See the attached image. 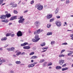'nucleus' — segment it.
<instances>
[{"label":"nucleus","mask_w":73,"mask_h":73,"mask_svg":"<svg viewBox=\"0 0 73 73\" xmlns=\"http://www.w3.org/2000/svg\"><path fill=\"white\" fill-rule=\"evenodd\" d=\"M37 64V62H34L33 64L35 66V64Z\"/></svg>","instance_id":"nucleus-56"},{"label":"nucleus","mask_w":73,"mask_h":73,"mask_svg":"<svg viewBox=\"0 0 73 73\" xmlns=\"http://www.w3.org/2000/svg\"><path fill=\"white\" fill-rule=\"evenodd\" d=\"M48 49V46H46L45 47H44V49L47 50V49Z\"/></svg>","instance_id":"nucleus-53"},{"label":"nucleus","mask_w":73,"mask_h":73,"mask_svg":"<svg viewBox=\"0 0 73 73\" xmlns=\"http://www.w3.org/2000/svg\"><path fill=\"white\" fill-rule=\"evenodd\" d=\"M62 45H68V43L66 42H65L62 44Z\"/></svg>","instance_id":"nucleus-45"},{"label":"nucleus","mask_w":73,"mask_h":73,"mask_svg":"<svg viewBox=\"0 0 73 73\" xmlns=\"http://www.w3.org/2000/svg\"><path fill=\"white\" fill-rule=\"evenodd\" d=\"M70 3V1L69 0H67L66 1V4H69Z\"/></svg>","instance_id":"nucleus-35"},{"label":"nucleus","mask_w":73,"mask_h":73,"mask_svg":"<svg viewBox=\"0 0 73 73\" xmlns=\"http://www.w3.org/2000/svg\"><path fill=\"white\" fill-rule=\"evenodd\" d=\"M2 63H3V61L1 60V58H0V65L2 64Z\"/></svg>","instance_id":"nucleus-41"},{"label":"nucleus","mask_w":73,"mask_h":73,"mask_svg":"<svg viewBox=\"0 0 73 73\" xmlns=\"http://www.w3.org/2000/svg\"><path fill=\"white\" fill-rule=\"evenodd\" d=\"M47 64V62H45L44 63L43 65L45 66V64Z\"/></svg>","instance_id":"nucleus-51"},{"label":"nucleus","mask_w":73,"mask_h":73,"mask_svg":"<svg viewBox=\"0 0 73 73\" xmlns=\"http://www.w3.org/2000/svg\"><path fill=\"white\" fill-rule=\"evenodd\" d=\"M64 60H59V63L60 64V65H62L63 64V63H64Z\"/></svg>","instance_id":"nucleus-7"},{"label":"nucleus","mask_w":73,"mask_h":73,"mask_svg":"<svg viewBox=\"0 0 73 73\" xmlns=\"http://www.w3.org/2000/svg\"><path fill=\"white\" fill-rule=\"evenodd\" d=\"M52 65V62H49L48 64V66H50Z\"/></svg>","instance_id":"nucleus-31"},{"label":"nucleus","mask_w":73,"mask_h":73,"mask_svg":"<svg viewBox=\"0 0 73 73\" xmlns=\"http://www.w3.org/2000/svg\"><path fill=\"white\" fill-rule=\"evenodd\" d=\"M55 43V41H52L51 42V45H53V44H54Z\"/></svg>","instance_id":"nucleus-36"},{"label":"nucleus","mask_w":73,"mask_h":73,"mask_svg":"<svg viewBox=\"0 0 73 73\" xmlns=\"http://www.w3.org/2000/svg\"><path fill=\"white\" fill-rule=\"evenodd\" d=\"M72 52L69 53L67 54V56H72Z\"/></svg>","instance_id":"nucleus-30"},{"label":"nucleus","mask_w":73,"mask_h":73,"mask_svg":"<svg viewBox=\"0 0 73 73\" xmlns=\"http://www.w3.org/2000/svg\"><path fill=\"white\" fill-rule=\"evenodd\" d=\"M3 1L4 0H0V5H1Z\"/></svg>","instance_id":"nucleus-33"},{"label":"nucleus","mask_w":73,"mask_h":73,"mask_svg":"<svg viewBox=\"0 0 73 73\" xmlns=\"http://www.w3.org/2000/svg\"><path fill=\"white\" fill-rule=\"evenodd\" d=\"M70 36L71 37H72V38H73V34H71L70 35Z\"/></svg>","instance_id":"nucleus-57"},{"label":"nucleus","mask_w":73,"mask_h":73,"mask_svg":"<svg viewBox=\"0 0 73 73\" xmlns=\"http://www.w3.org/2000/svg\"><path fill=\"white\" fill-rule=\"evenodd\" d=\"M7 37H4L2 38H1V41H5L7 40Z\"/></svg>","instance_id":"nucleus-14"},{"label":"nucleus","mask_w":73,"mask_h":73,"mask_svg":"<svg viewBox=\"0 0 73 73\" xmlns=\"http://www.w3.org/2000/svg\"><path fill=\"white\" fill-rule=\"evenodd\" d=\"M6 18V16L4 15H2L0 16V19H5Z\"/></svg>","instance_id":"nucleus-10"},{"label":"nucleus","mask_w":73,"mask_h":73,"mask_svg":"<svg viewBox=\"0 0 73 73\" xmlns=\"http://www.w3.org/2000/svg\"><path fill=\"white\" fill-rule=\"evenodd\" d=\"M38 37H39V36H38V35H35V38L36 40H37L38 39V38H39Z\"/></svg>","instance_id":"nucleus-21"},{"label":"nucleus","mask_w":73,"mask_h":73,"mask_svg":"<svg viewBox=\"0 0 73 73\" xmlns=\"http://www.w3.org/2000/svg\"><path fill=\"white\" fill-rule=\"evenodd\" d=\"M46 45V43H45V42H42L41 44H40V46H45Z\"/></svg>","instance_id":"nucleus-18"},{"label":"nucleus","mask_w":73,"mask_h":73,"mask_svg":"<svg viewBox=\"0 0 73 73\" xmlns=\"http://www.w3.org/2000/svg\"><path fill=\"white\" fill-rule=\"evenodd\" d=\"M24 44H25V45H28L29 44L27 42L24 43Z\"/></svg>","instance_id":"nucleus-43"},{"label":"nucleus","mask_w":73,"mask_h":73,"mask_svg":"<svg viewBox=\"0 0 73 73\" xmlns=\"http://www.w3.org/2000/svg\"><path fill=\"white\" fill-rule=\"evenodd\" d=\"M31 66H32L31 67V68H33V67L35 66V65H34L33 64H31Z\"/></svg>","instance_id":"nucleus-55"},{"label":"nucleus","mask_w":73,"mask_h":73,"mask_svg":"<svg viewBox=\"0 0 73 73\" xmlns=\"http://www.w3.org/2000/svg\"><path fill=\"white\" fill-rule=\"evenodd\" d=\"M7 49L9 51H13L15 50V48L12 47L11 48H8Z\"/></svg>","instance_id":"nucleus-8"},{"label":"nucleus","mask_w":73,"mask_h":73,"mask_svg":"<svg viewBox=\"0 0 73 73\" xmlns=\"http://www.w3.org/2000/svg\"><path fill=\"white\" fill-rule=\"evenodd\" d=\"M52 33H53L52 32H48L47 33L46 35H47V36H49L50 35H52Z\"/></svg>","instance_id":"nucleus-17"},{"label":"nucleus","mask_w":73,"mask_h":73,"mask_svg":"<svg viewBox=\"0 0 73 73\" xmlns=\"http://www.w3.org/2000/svg\"><path fill=\"white\" fill-rule=\"evenodd\" d=\"M23 18V16H20L18 18V19H22Z\"/></svg>","instance_id":"nucleus-38"},{"label":"nucleus","mask_w":73,"mask_h":73,"mask_svg":"<svg viewBox=\"0 0 73 73\" xmlns=\"http://www.w3.org/2000/svg\"><path fill=\"white\" fill-rule=\"evenodd\" d=\"M38 58V57L36 56H33L31 57L32 59H35V58Z\"/></svg>","instance_id":"nucleus-22"},{"label":"nucleus","mask_w":73,"mask_h":73,"mask_svg":"<svg viewBox=\"0 0 73 73\" xmlns=\"http://www.w3.org/2000/svg\"><path fill=\"white\" fill-rule=\"evenodd\" d=\"M13 13L15 14H17V13H18V12L17 11L15 10L13 11Z\"/></svg>","instance_id":"nucleus-29"},{"label":"nucleus","mask_w":73,"mask_h":73,"mask_svg":"<svg viewBox=\"0 0 73 73\" xmlns=\"http://www.w3.org/2000/svg\"><path fill=\"white\" fill-rule=\"evenodd\" d=\"M17 35L18 37H21L23 36V34H22V33L21 31H19L17 33Z\"/></svg>","instance_id":"nucleus-4"},{"label":"nucleus","mask_w":73,"mask_h":73,"mask_svg":"<svg viewBox=\"0 0 73 73\" xmlns=\"http://www.w3.org/2000/svg\"><path fill=\"white\" fill-rule=\"evenodd\" d=\"M28 12V10H27L26 11H24L23 13H27Z\"/></svg>","instance_id":"nucleus-50"},{"label":"nucleus","mask_w":73,"mask_h":73,"mask_svg":"<svg viewBox=\"0 0 73 73\" xmlns=\"http://www.w3.org/2000/svg\"><path fill=\"white\" fill-rule=\"evenodd\" d=\"M2 61H3V62H5V61H6L5 60H4V59H3L2 60Z\"/></svg>","instance_id":"nucleus-59"},{"label":"nucleus","mask_w":73,"mask_h":73,"mask_svg":"<svg viewBox=\"0 0 73 73\" xmlns=\"http://www.w3.org/2000/svg\"><path fill=\"white\" fill-rule=\"evenodd\" d=\"M61 68H62V67H61L60 66H57L56 67V69H59V70H60V69H61Z\"/></svg>","instance_id":"nucleus-15"},{"label":"nucleus","mask_w":73,"mask_h":73,"mask_svg":"<svg viewBox=\"0 0 73 73\" xmlns=\"http://www.w3.org/2000/svg\"><path fill=\"white\" fill-rule=\"evenodd\" d=\"M45 60H40V61L39 62L40 63H42V62H44V61Z\"/></svg>","instance_id":"nucleus-32"},{"label":"nucleus","mask_w":73,"mask_h":73,"mask_svg":"<svg viewBox=\"0 0 73 73\" xmlns=\"http://www.w3.org/2000/svg\"><path fill=\"white\" fill-rule=\"evenodd\" d=\"M15 63L16 64L19 65L21 64V62L20 61H17L15 62Z\"/></svg>","instance_id":"nucleus-19"},{"label":"nucleus","mask_w":73,"mask_h":73,"mask_svg":"<svg viewBox=\"0 0 73 73\" xmlns=\"http://www.w3.org/2000/svg\"><path fill=\"white\" fill-rule=\"evenodd\" d=\"M54 18H52L50 19V22H53V21H54Z\"/></svg>","instance_id":"nucleus-28"},{"label":"nucleus","mask_w":73,"mask_h":73,"mask_svg":"<svg viewBox=\"0 0 73 73\" xmlns=\"http://www.w3.org/2000/svg\"><path fill=\"white\" fill-rule=\"evenodd\" d=\"M13 18H14V20L15 19H17V16H14L13 17Z\"/></svg>","instance_id":"nucleus-44"},{"label":"nucleus","mask_w":73,"mask_h":73,"mask_svg":"<svg viewBox=\"0 0 73 73\" xmlns=\"http://www.w3.org/2000/svg\"><path fill=\"white\" fill-rule=\"evenodd\" d=\"M35 54V52H32L31 53L29 54L30 55H33V54Z\"/></svg>","instance_id":"nucleus-40"},{"label":"nucleus","mask_w":73,"mask_h":73,"mask_svg":"<svg viewBox=\"0 0 73 73\" xmlns=\"http://www.w3.org/2000/svg\"><path fill=\"white\" fill-rule=\"evenodd\" d=\"M56 17L57 19H60V16H56Z\"/></svg>","instance_id":"nucleus-47"},{"label":"nucleus","mask_w":73,"mask_h":73,"mask_svg":"<svg viewBox=\"0 0 73 73\" xmlns=\"http://www.w3.org/2000/svg\"><path fill=\"white\" fill-rule=\"evenodd\" d=\"M34 3V1L32 0L30 2V3L31 4H33Z\"/></svg>","instance_id":"nucleus-39"},{"label":"nucleus","mask_w":73,"mask_h":73,"mask_svg":"<svg viewBox=\"0 0 73 73\" xmlns=\"http://www.w3.org/2000/svg\"><path fill=\"white\" fill-rule=\"evenodd\" d=\"M14 36H15L14 34H13L11 35V37H14Z\"/></svg>","instance_id":"nucleus-54"},{"label":"nucleus","mask_w":73,"mask_h":73,"mask_svg":"<svg viewBox=\"0 0 73 73\" xmlns=\"http://www.w3.org/2000/svg\"><path fill=\"white\" fill-rule=\"evenodd\" d=\"M21 54V52H19L17 53L16 54V55L17 56H19L20 54Z\"/></svg>","instance_id":"nucleus-34"},{"label":"nucleus","mask_w":73,"mask_h":73,"mask_svg":"<svg viewBox=\"0 0 73 73\" xmlns=\"http://www.w3.org/2000/svg\"><path fill=\"white\" fill-rule=\"evenodd\" d=\"M17 5L16 4H14V5H13V6H12V8H15V7H17Z\"/></svg>","instance_id":"nucleus-26"},{"label":"nucleus","mask_w":73,"mask_h":73,"mask_svg":"<svg viewBox=\"0 0 73 73\" xmlns=\"http://www.w3.org/2000/svg\"><path fill=\"white\" fill-rule=\"evenodd\" d=\"M58 12V9L57 8L55 10V14H57Z\"/></svg>","instance_id":"nucleus-25"},{"label":"nucleus","mask_w":73,"mask_h":73,"mask_svg":"<svg viewBox=\"0 0 73 73\" xmlns=\"http://www.w3.org/2000/svg\"><path fill=\"white\" fill-rule=\"evenodd\" d=\"M65 50H62L61 51V52H60V53L61 54H62V53H63V52H65Z\"/></svg>","instance_id":"nucleus-37"},{"label":"nucleus","mask_w":73,"mask_h":73,"mask_svg":"<svg viewBox=\"0 0 73 73\" xmlns=\"http://www.w3.org/2000/svg\"><path fill=\"white\" fill-rule=\"evenodd\" d=\"M23 49H29L31 48V47L30 46H23Z\"/></svg>","instance_id":"nucleus-9"},{"label":"nucleus","mask_w":73,"mask_h":73,"mask_svg":"<svg viewBox=\"0 0 73 73\" xmlns=\"http://www.w3.org/2000/svg\"><path fill=\"white\" fill-rule=\"evenodd\" d=\"M55 23L58 27H60L61 26V22L60 21H57Z\"/></svg>","instance_id":"nucleus-3"},{"label":"nucleus","mask_w":73,"mask_h":73,"mask_svg":"<svg viewBox=\"0 0 73 73\" xmlns=\"http://www.w3.org/2000/svg\"><path fill=\"white\" fill-rule=\"evenodd\" d=\"M67 52H70V53L72 52L71 51L69 50H68V51H67Z\"/></svg>","instance_id":"nucleus-61"},{"label":"nucleus","mask_w":73,"mask_h":73,"mask_svg":"<svg viewBox=\"0 0 73 73\" xmlns=\"http://www.w3.org/2000/svg\"><path fill=\"white\" fill-rule=\"evenodd\" d=\"M5 13L6 14H7V13H8V12L7 11H6L5 12Z\"/></svg>","instance_id":"nucleus-62"},{"label":"nucleus","mask_w":73,"mask_h":73,"mask_svg":"<svg viewBox=\"0 0 73 73\" xmlns=\"http://www.w3.org/2000/svg\"><path fill=\"white\" fill-rule=\"evenodd\" d=\"M1 21L2 22H3V23H8V21H9L8 19H6L5 20H2Z\"/></svg>","instance_id":"nucleus-13"},{"label":"nucleus","mask_w":73,"mask_h":73,"mask_svg":"<svg viewBox=\"0 0 73 73\" xmlns=\"http://www.w3.org/2000/svg\"><path fill=\"white\" fill-rule=\"evenodd\" d=\"M66 65V64H64L62 66V67H65Z\"/></svg>","instance_id":"nucleus-52"},{"label":"nucleus","mask_w":73,"mask_h":73,"mask_svg":"<svg viewBox=\"0 0 73 73\" xmlns=\"http://www.w3.org/2000/svg\"><path fill=\"white\" fill-rule=\"evenodd\" d=\"M11 73H15V72L13 70H11L10 71Z\"/></svg>","instance_id":"nucleus-46"},{"label":"nucleus","mask_w":73,"mask_h":73,"mask_svg":"<svg viewBox=\"0 0 73 73\" xmlns=\"http://www.w3.org/2000/svg\"><path fill=\"white\" fill-rule=\"evenodd\" d=\"M3 50V49H2V48H0V50L1 51H2V50Z\"/></svg>","instance_id":"nucleus-60"},{"label":"nucleus","mask_w":73,"mask_h":73,"mask_svg":"<svg viewBox=\"0 0 73 73\" xmlns=\"http://www.w3.org/2000/svg\"><path fill=\"white\" fill-rule=\"evenodd\" d=\"M46 51V50H44L42 51L41 52H45Z\"/></svg>","instance_id":"nucleus-63"},{"label":"nucleus","mask_w":73,"mask_h":73,"mask_svg":"<svg viewBox=\"0 0 73 73\" xmlns=\"http://www.w3.org/2000/svg\"><path fill=\"white\" fill-rule=\"evenodd\" d=\"M42 50H45V47H43V48H42Z\"/></svg>","instance_id":"nucleus-64"},{"label":"nucleus","mask_w":73,"mask_h":73,"mask_svg":"<svg viewBox=\"0 0 73 73\" xmlns=\"http://www.w3.org/2000/svg\"><path fill=\"white\" fill-rule=\"evenodd\" d=\"M67 69H68V68H62V71H64V70H67Z\"/></svg>","instance_id":"nucleus-20"},{"label":"nucleus","mask_w":73,"mask_h":73,"mask_svg":"<svg viewBox=\"0 0 73 73\" xmlns=\"http://www.w3.org/2000/svg\"><path fill=\"white\" fill-rule=\"evenodd\" d=\"M25 52H22L21 54V55H23V54H25Z\"/></svg>","instance_id":"nucleus-58"},{"label":"nucleus","mask_w":73,"mask_h":73,"mask_svg":"<svg viewBox=\"0 0 73 73\" xmlns=\"http://www.w3.org/2000/svg\"><path fill=\"white\" fill-rule=\"evenodd\" d=\"M35 8H37V9L39 11H41L43 9V6L41 5V4H37L35 5Z\"/></svg>","instance_id":"nucleus-1"},{"label":"nucleus","mask_w":73,"mask_h":73,"mask_svg":"<svg viewBox=\"0 0 73 73\" xmlns=\"http://www.w3.org/2000/svg\"><path fill=\"white\" fill-rule=\"evenodd\" d=\"M14 20V18H13V17H12L11 18L10 20Z\"/></svg>","instance_id":"nucleus-48"},{"label":"nucleus","mask_w":73,"mask_h":73,"mask_svg":"<svg viewBox=\"0 0 73 73\" xmlns=\"http://www.w3.org/2000/svg\"><path fill=\"white\" fill-rule=\"evenodd\" d=\"M59 57H64L65 56V55H64L63 54H60L58 56Z\"/></svg>","instance_id":"nucleus-23"},{"label":"nucleus","mask_w":73,"mask_h":73,"mask_svg":"<svg viewBox=\"0 0 73 73\" xmlns=\"http://www.w3.org/2000/svg\"><path fill=\"white\" fill-rule=\"evenodd\" d=\"M11 33H7L6 35V37H8V36H11Z\"/></svg>","instance_id":"nucleus-27"},{"label":"nucleus","mask_w":73,"mask_h":73,"mask_svg":"<svg viewBox=\"0 0 73 73\" xmlns=\"http://www.w3.org/2000/svg\"><path fill=\"white\" fill-rule=\"evenodd\" d=\"M51 27V24L49 23L47 25V27L48 28H50Z\"/></svg>","instance_id":"nucleus-24"},{"label":"nucleus","mask_w":73,"mask_h":73,"mask_svg":"<svg viewBox=\"0 0 73 73\" xmlns=\"http://www.w3.org/2000/svg\"><path fill=\"white\" fill-rule=\"evenodd\" d=\"M24 20H25V19L24 18H23L22 19H20L18 21V23H23V22H24Z\"/></svg>","instance_id":"nucleus-5"},{"label":"nucleus","mask_w":73,"mask_h":73,"mask_svg":"<svg viewBox=\"0 0 73 73\" xmlns=\"http://www.w3.org/2000/svg\"><path fill=\"white\" fill-rule=\"evenodd\" d=\"M40 39V38H38V39L37 40H35V39H32V41H33V42H37V41H38Z\"/></svg>","instance_id":"nucleus-12"},{"label":"nucleus","mask_w":73,"mask_h":73,"mask_svg":"<svg viewBox=\"0 0 73 73\" xmlns=\"http://www.w3.org/2000/svg\"><path fill=\"white\" fill-rule=\"evenodd\" d=\"M40 25V23L39 21H36L35 23V25L36 26V27H38V25Z\"/></svg>","instance_id":"nucleus-6"},{"label":"nucleus","mask_w":73,"mask_h":73,"mask_svg":"<svg viewBox=\"0 0 73 73\" xmlns=\"http://www.w3.org/2000/svg\"><path fill=\"white\" fill-rule=\"evenodd\" d=\"M5 16H6L7 17H10L11 16V15L9 13H8L6 14Z\"/></svg>","instance_id":"nucleus-16"},{"label":"nucleus","mask_w":73,"mask_h":73,"mask_svg":"<svg viewBox=\"0 0 73 73\" xmlns=\"http://www.w3.org/2000/svg\"><path fill=\"white\" fill-rule=\"evenodd\" d=\"M52 17V14H48L47 16V19H49L50 18Z\"/></svg>","instance_id":"nucleus-11"},{"label":"nucleus","mask_w":73,"mask_h":73,"mask_svg":"<svg viewBox=\"0 0 73 73\" xmlns=\"http://www.w3.org/2000/svg\"><path fill=\"white\" fill-rule=\"evenodd\" d=\"M43 31L44 30L42 29L40 30V29H39L37 31H35L34 32V35H38V34H39V33H40V32H43Z\"/></svg>","instance_id":"nucleus-2"},{"label":"nucleus","mask_w":73,"mask_h":73,"mask_svg":"<svg viewBox=\"0 0 73 73\" xmlns=\"http://www.w3.org/2000/svg\"><path fill=\"white\" fill-rule=\"evenodd\" d=\"M32 66L31 64H29L28 66V67L29 68H32Z\"/></svg>","instance_id":"nucleus-42"},{"label":"nucleus","mask_w":73,"mask_h":73,"mask_svg":"<svg viewBox=\"0 0 73 73\" xmlns=\"http://www.w3.org/2000/svg\"><path fill=\"white\" fill-rule=\"evenodd\" d=\"M21 46H25V45L24 44V43H23V44H21Z\"/></svg>","instance_id":"nucleus-49"}]
</instances>
